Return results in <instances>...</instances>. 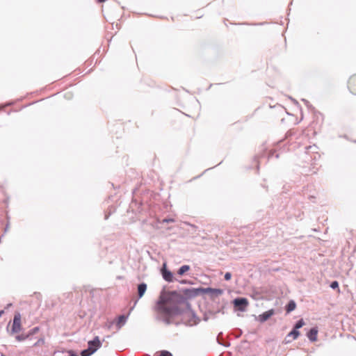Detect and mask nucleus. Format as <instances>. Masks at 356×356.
I'll use <instances>...</instances> for the list:
<instances>
[{"instance_id":"obj_6","label":"nucleus","mask_w":356,"mask_h":356,"mask_svg":"<svg viewBox=\"0 0 356 356\" xmlns=\"http://www.w3.org/2000/svg\"><path fill=\"white\" fill-rule=\"evenodd\" d=\"M102 346V342L99 337H95L93 340L89 341L88 343V348L94 353Z\"/></svg>"},{"instance_id":"obj_8","label":"nucleus","mask_w":356,"mask_h":356,"mask_svg":"<svg viewBox=\"0 0 356 356\" xmlns=\"http://www.w3.org/2000/svg\"><path fill=\"white\" fill-rule=\"evenodd\" d=\"M348 88L351 93L356 95V74L350 77Z\"/></svg>"},{"instance_id":"obj_23","label":"nucleus","mask_w":356,"mask_h":356,"mask_svg":"<svg viewBox=\"0 0 356 356\" xmlns=\"http://www.w3.org/2000/svg\"><path fill=\"white\" fill-rule=\"evenodd\" d=\"M44 343V339L43 338H40L34 344L33 346H40Z\"/></svg>"},{"instance_id":"obj_24","label":"nucleus","mask_w":356,"mask_h":356,"mask_svg":"<svg viewBox=\"0 0 356 356\" xmlns=\"http://www.w3.org/2000/svg\"><path fill=\"white\" fill-rule=\"evenodd\" d=\"M159 356H172V355L168 350H162Z\"/></svg>"},{"instance_id":"obj_25","label":"nucleus","mask_w":356,"mask_h":356,"mask_svg":"<svg viewBox=\"0 0 356 356\" xmlns=\"http://www.w3.org/2000/svg\"><path fill=\"white\" fill-rule=\"evenodd\" d=\"M275 152V149H272L270 150L268 153V156H267V160H268L270 158L273 157L274 154Z\"/></svg>"},{"instance_id":"obj_5","label":"nucleus","mask_w":356,"mask_h":356,"mask_svg":"<svg viewBox=\"0 0 356 356\" xmlns=\"http://www.w3.org/2000/svg\"><path fill=\"white\" fill-rule=\"evenodd\" d=\"M161 273L163 278L168 282L178 281V280L175 277H174L173 273L167 268L165 263L163 264V266L161 269Z\"/></svg>"},{"instance_id":"obj_19","label":"nucleus","mask_w":356,"mask_h":356,"mask_svg":"<svg viewBox=\"0 0 356 356\" xmlns=\"http://www.w3.org/2000/svg\"><path fill=\"white\" fill-rule=\"evenodd\" d=\"M304 325L305 322L303 319H300L296 323L293 328L298 330V329L301 328Z\"/></svg>"},{"instance_id":"obj_2","label":"nucleus","mask_w":356,"mask_h":356,"mask_svg":"<svg viewBox=\"0 0 356 356\" xmlns=\"http://www.w3.org/2000/svg\"><path fill=\"white\" fill-rule=\"evenodd\" d=\"M318 147L316 145H309L305 147V151L300 154V159L302 162L305 164L302 165V174L305 175L315 174L318 170L317 165H318L316 162L321 157V155L318 152Z\"/></svg>"},{"instance_id":"obj_1","label":"nucleus","mask_w":356,"mask_h":356,"mask_svg":"<svg viewBox=\"0 0 356 356\" xmlns=\"http://www.w3.org/2000/svg\"><path fill=\"white\" fill-rule=\"evenodd\" d=\"M185 296L176 291H162L154 307L156 318L169 325L173 323V318L183 315L188 318L186 324L196 325L198 323L195 312L191 309L187 298H194L202 294V288L187 289L184 291Z\"/></svg>"},{"instance_id":"obj_26","label":"nucleus","mask_w":356,"mask_h":356,"mask_svg":"<svg viewBox=\"0 0 356 356\" xmlns=\"http://www.w3.org/2000/svg\"><path fill=\"white\" fill-rule=\"evenodd\" d=\"M232 277V274L229 272H227L225 274V276H224V278L225 280H229Z\"/></svg>"},{"instance_id":"obj_33","label":"nucleus","mask_w":356,"mask_h":356,"mask_svg":"<svg viewBox=\"0 0 356 356\" xmlns=\"http://www.w3.org/2000/svg\"><path fill=\"white\" fill-rule=\"evenodd\" d=\"M108 215H106L105 216V219H108Z\"/></svg>"},{"instance_id":"obj_11","label":"nucleus","mask_w":356,"mask_h":356,"mask_svg":"<svg viewBox=\"0 0 356 356\" xmlns=\"http://www.w3.org/2000/svg\"><path fill=\"white\" fill-rule=\"evenodd\" d=\"M318 330L316 327H312L307 333V337L311 341H316L317 339Z\"/></svg>"},{"instance_id":"obj_9","label":"nucleus","mask_w":356,"mask_h":356,"mask_svg":"<svg viewBox=\"0 0 356 356\" xmlns=\"http://www.w3.org/2000/svg\"><path fill=\"white\" fill-rule=\"evenodd\" d=\"M292 136H294L296 140H300V141L298 142V143H300L301 138L304 137L303 134H302L298 137L294 131H293L292 130H289L286 134V139L288 140L289 143L292 141Z\"/></svg>"},{"instance_id":"obj_16","label":"nucleus","mask_w":356,"mask_h":356,"mask_svg":"<svg viewBox=\"0 0 356 356\" xmlns=\"http://www.w3.org/2000/svg\"><path fill=\"white\" fill-rule=\"evenodd\" d=\"M286 113V115H287V120L288 121H291V122H293L294 124L299 123V122L302 119V113H300L301 118H300V120L299 121L297 120L293 121V118H294L295 116H294V115H293V113H289V112H287Z\"/></svg>"},{"instance_id":"obj_32","label":"nucleus","mask_w":356,"mask_h":356,"mask_svg":"<svg viewBox=\"0 0 356 356\" xmlns=\"http://www.w3.org/2000/svg\"><path fill=\"white\" fill-rule=\"evenodd\" d=\"M97 1L102 3V2H104L105 0H97Z\"/></svg>"},{"instance_id":"obj_4","label":"nucleus","mask_w":356,"mask_h":356,"mask_svg":"<svg viewBox=\"0 0 356 356\" xmlns=\"http://www.w3.org/2000/svg\"><path fill=\"white\" fill-rule=\"evenodd\" d=\"M233 305L236 310L245 312L248 305V300L245 298H236L233 300Z\"/></svg>"},{"instance_id":"obj_34","label":"nucleus","mask_w":356,"mask_h":356,"mask_svg":"<svg viewBox=\"0 0 356 356\" xmlns=\"http://www.w3.org/2000/svg\"><path fill=\"white\" fill-rule=\"evenodd\" d=\"M275 157H276V158H278V157H279V154H275Z\"/></svg>"},{"instance_id":"obj_28","label":"nucleus","mask_w":356,"mask_h":356,"mask_svg":"<svg viewBox=\"0 0 356 356\" xmlns=\"http://www.w3.org/2000/svg\"><path fill=\"white\" fill-rule=\"evenodd\" d=\"M267 153L266 152H264V154H262L261 155H260L259 156L257 157V159H264V157H266Z\"/></svg>"},{"instance_id":"obj_21","label":"nucleus","mask_w":356,"mask_h":356,"mask_svg":"<svg viewBox=\"0 0 356 356\" xmlns=\"http://www.w3.org/2000/svg\"><path fill=\"white\" fill-rule=\"evenodd\" d=\"M330 286L332 289H337L338 292L340 291V289H339V283L337 281H333L331 282Z\"/></svg>"},{"instance_id":"obj_3","label":"nucleus","mask_w":356,"mask_h":356,"mask_svg":"<svg viewBox=\"0 0 356 356\" xmlns=\"http://www.w3.org/2000/svg\"><path fill=\"white\" fill-rule=\"evenodd\" d=\"M10 324V322H9L6 327V330L10 335L16 334L23 330L20 313L15 312V314H14L13 323L10 329L9 328Z\"/></svg>"},{"instance_id":"obj_20","label":"nucleus","mask_w":356,"mask_h":356,"mask_svg":"<svg viewBox=\"0 0 356 356\" xmlns=\"http://www.w3.org/2000/svg\"><path fill=\"white\" fill-rule=\"evenodd\" d=\"M38 331H39V327H35L33 329H31V330H29L27 332V334L29 335V339L31 338V336H33L35 334H36Z\"/></svg>"},{"instance_id":"obj_22","label":"nucleus","mask_w":356,"mask_h":356,"mask_svg":"<svg viewBox=\"0 0 356 356\" xmlns=\"http://www.w3.org/2000/svg\"><path fill=\"white\" fill-rule=\"evenodd\" d=\"M93 353L88 348L81 350L80 353L81 356H90Z\"/></svg>"},{"instance_id":"obj_29","label":"nucleus","mask_w":356,"mask_h":356,"mask_svg":"<svg viewBox=\"0 0 356 356\" xmlns=\"http://www.w3.org/2000/svg\"><path fill=\"white\" fill-rule=\"evenodd\" d=\"M222 335V333L220 332V334H218V337H217V339L218 341V343H220V344H222V345H225L223 343L220 342V337Z\"/></svg>"},{"instance_id":"obj_30","label":"nucleus","mask_w":356,"mask_h":356,"mask_svg":"<svg viewBox=\"0 0 356 356\" xmlns=\"http://www.w3.org/2000/svg\"><path fill=\"white\" fill-rule=\"evenodd\" d=\"M179 283H181V284H188V283H189V282H188V280H180V281H179Z\"/></svg>"},{"instance_id":"obj_7","label":"nucleus","mask_w":356,"mask_h":356,"mask_svg":"<svg viewBox=\"0 0 356 356\" xmlns=\"http://www.w3.org/2000/svg\"><path fill=\"white\" fill-rule=\"evenodd\" d=\"M223 291L220 289L202 288V294H209L211 297H217L222 294Z\"/></svg>"},{"instance_id":"obj_12","label":"nucleus","mask_w":356,"mask_h":356,"mask_svg":"<svg viewBox=\"0 0 356 356\" xmlns=\"http://www.w3.org/2000/svg\"><path fill=\"white\" fill-rule=\"evenodd\" d=\"M191 270V267L188 265H183L181 266L177 271L176 275L179 276H182L184 275H188V272Z\"/></svg>"},{"instance_id":"obj_27","label":"nucleus","mask_w":356,"mask_h":356,"mask_svg":"<svg viewBox=\"0 0 356 356\" xmlns=\"http://www.w3.org/2000/svg\"><path fill=\"white\" fill-rule=\"evenodd\" d=\"M10 106V104H3V105H0V111L3 110V109H5V108H8Z\"/></svg>"},{"instance_id":"obj_10","label":"nucleus","mask_w":356,"mask_h":356,"mask_svg":"<svg viewBox=\"0 0 356 356\" xmlns=\"http://www.w3.org/2000/svg\"><path fill=\"white\" fill-rule=\"evenodd\" d=\"M273 314L274 311L273 309L268 310L259 315V319L261 322H265L269 319L273 315Z\"/></svg>"},{"instance_id":"obj_17","label":"nucleus","mask_w":356,"mask_h":356,"mask_svg":"<svg viewBox=\"0 0 356 356\" xmlns=\"http://www.w3.org/2000/svg\"><path fill=\"white\" fill-rule=\"evenodd\" d=\"M300 335V332L298 330L293 328V330L287 334V337H292L293 339H296Z\"/></svg>"},{"instance_id":"obj_31","label":"nucleus","mask_w":356,"mask_h":356,"mask_svg":"<svg viewBox=\"0 0 356 356\" xmlns=\"http://www.w3.org/2000/svg\"><path fill=\"white\" fill-rule=\"evenodd\" d=\"M257 163H257V170H259V165L260 161H257Z\"/></svg>"},{"instance_id":"obj_18","label":"nucleus","mask_w":356,"mask_h":356,"mask_svg":"<svg viewBox=\"0 0 356 356\" xmlns=\"http://www.w3.org/2000/svg\"><path fill=\"white\" fill-rule=\"evenodd\" d=\"M27 339H29V335L27 333H22L15 336V339L17 341H23Z\"/></svg>"},{"instance_id":"obj_13","label":"nucleus","mask_w":356,"mask_h":356,"mask_svg":"<svg viewBox=\"0 0 356 356\" xmlns=\"http://www.w3.org/2000/svg\"><path fill=\"white\" fill-rule=\"evenodd\" d=\"M146 290H147V284L143 282L138 285L137 292H138V298H140L143 296Z\"/></svg>"},{"instance_id":"obj_14","label":"nucleus","mask_w":356,"mask_h":356,"mask_svg":"<svg viewBox=\"0 0 356 356\" xmlns=\"http://www.w3.org/2000/svg\"><path fill=\"white\" fill-rule=\"evenodd\" d=\"M126 321H127V316H125L124 315L119 316L118 318L117 322H116L117 327L118 328H120L122 326H123L125 324Z\"/></svg>"},{"instance_id":"obj_15","label":"nucleus","mask_w":356,"mask_h":356,"mask_svg":"<svg viewBox=\"0 0 356 356\" xmlns=\"http://www.w3.org/2000/svg\"><path fill=\"white\" fill-rule=\"evenodd\" d=\"M296 304L293 300H290L286 306V313H290L296 309Z\"/></svg>"}]
</instances>
